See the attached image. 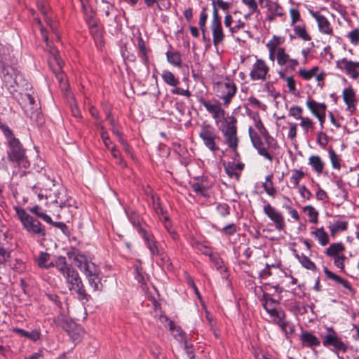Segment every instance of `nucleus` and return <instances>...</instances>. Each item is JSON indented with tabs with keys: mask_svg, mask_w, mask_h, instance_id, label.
<instances>
[{
	"mask_svg": "<svg viewBox=\"0 0 359 359\" xmlns=\"http://www.w3.org/2000/svg\"><path fill=\"white\" fill-rule=\"evenodd\" d=\"M30 187L37 194L39 201H46V205L55 204L60 209L71 205L67 189L59 184L56 185L53 180L46 179L41 187L36 185Z\"/></svg>",
	"mask_w": 359,
	"mask_h": 359,
	"instance_id": "f257e3e1",
	"label": "nucleus"
},
{
	"mask_svg": "<svg viewBox=\"0 0 359 359\" xmlns=\"http://www.w3.org/2000/svg\"><path fill=\"white\" fill-rule=\"evenodd\" d=\"M60 260L56 264L57 270L65 278L68 289L74 291L80 301L88 302L90 299V295L86 292L79 272L67 262L66 258Z\"/></svg>",
	"mask_w": 359,
	"mask_h": 359,
	"instance_id": "f03ea898",
	"label": "nucleus"
},
{
	"mask_svg": "<svg viewBox=\"0 0 359 359\" xmlns=\"http://www.w3.org/2000/svg\"><path fill=\"white\" fill-rule=\"evenodd\" d=\"M6 140L7 160L19 168L28 169L31 163L27 156L26 149L20 140L15 136L14 133Z\"/></svg>",
	"mask_w": 359,
	"mask_h": 359,
	"instance_id": "7ed1b4c3",
	"label": "nucleus"
},
{
	"mask_svg": "<svg viewBox=\"0 0 359 359\" xmlns=\"http://www.w3.org/2000/svg\"><path fill=\"white\" fill-rule=\"evenodd\" d=\"M14 209L23 229L32 236H36L41 238L42 240H45L46 230L41 222L36 218L29 215L25 210L22 208L15 207Z\"/></svg>",
	"mask_w": 359,
	"mask_h": 359,
	"instance_id": "20e7f679",
	"label": "nucleus"
},
{
	"mask_svg": "<svg viewBox=\"0 0 359 359\" xmlns=\"http://www.w3.org/2000/svg\"><path fill=\"white\" fill-rule=\"evenodd\" d=\"M138 233L144 240L151 257H158L163 262H166L169 260L164 249L156 240L154 234L150 231L149 227L147 224H138Z\"/></svg>",
	"mask_w": 359,
	"mask_h": 359,
	"instance_id": "39448f33",
	"label": "nucleus"
},
{
	"mask_svg": "<svg viewBox=\"0 0 359 359\" xmlns=\"http://www.w3.org/2000/svg\"><path fill=\"white\" fill-rule=\"evenodd\" d=\"M198 136L209 151L215 153L220 150L219 144L222 142V137L210 123H204L201 126Z\"/></svg>",
	"mask_w": 359,
	"mask_h": 359,
	"instance_id": "423d86ee",
	"label": "nucleus"
},
{
	"mask_svg": "<svg viewBox=\"0 0 359 359\" xmlns=\"http://www.w3.org/2000/svg\"><path fill=\"white\" fill-rule=\"evenodd\" d=\"M323 346L335 353H346L348 345L345 343L338 332L332 327H326L325 332L320 334Z\"/></svg>",
	"mask_w": 359,
	"mask_h": 359,
	"instance_id": "0eeeda50",
	"label": "nucleus"
},
{
	"mask_svg": "<svg viewBox=\"0 0 359 359\" xmlns=\"http://www.w3.org/2000/svg\"><path fill=\"white\" fill-rule=\"evenodd\" d=\"M214 90L217 96L224 101V104L229 106L236 93L237 87L233 81L226 79V81L216 83Z\"/></svg>",
	"mask_w": 359,
	"mask_h": 359,
	"instance_id": "6e6552de",
	"label": "nucleus"
},
{
	"mask_svg": "<svg viewBox=\"0 0 359 359\" xmlns=\"http://www.w3.org/2000/svg\"><path fill=\"white\" fill-rule=\"evenodd\" d=\"M198 102L202 104L205 110L211 115L215 120L216 125L224 118L225 110L222 108V103L217 99L206 100L203 96L198 97Z\"/></svg>",
	"mask_w": 359,
	"mask_h": 359,
	"instance_id": "1a4fd4ad",
	"label": "nucleus"
},
{
	"mask_svg": "<svg viewBox=\"0 0 359 359\" xmlns=\"http://www.w3.org/2000/svg\"><path fill=\"white\" fill-rule=\"evenodd\" d=\"M210 30L212 34V43L215 48L217 49L220 44H222L225 40V34L223 30L221 17L217 8H214L212 11V18L211 20Z\"/></svg>",
	"mask_w": 359,
	"mask_h": 359,
	"instance_id": "9d476101",
	"label": "nucleus"
},
{
	"mask_svg": "<svg viewBox=\"0 0 359 359\" xmlns=\"http://www.w3.org/2000/svg\"><path fill=\"white\" fill-rule=\"evenodd\" d=\"M336 67L353 80L359 78V61L342 57L336 61Z\"/></svg>",
	"mask_w": 359,
	"mask_h": 359,
	"instance_id": "9b49d317",
	"label": "nucleus"
},
{
	"mask_svg": "<svg viewBox=\"0 0 359 359\" xmlns=\"http://www.w3.org/2000/svg\"><path fill=\"white\" fill-rule=\"evenodd\" d=\"M81 271L85 274L88 284L93 287V291L102 290L103 285L99 277L100 270L93 262L88 264Z\"/></svg>",
	"mask_w": 359,
	"mask_h": 359,
	"instance_id": "f8f14e48",
	"label": "nucleus"
},
{
	"mask_svg": "<svg viewBox=\"0 0 359 359\" xmlns=\"http://www.w3.org/2000/svg\"><path fill=\"white\" fill-rule=\"evenodd\" d=\"M264 213L273 223L276 230L284 231L286 227L285 218L282 212L267 203L263 207Z\"/></svg>",
	"mask_w": 359,
	"mask_h": 359,
	"instance_id": "ddd939ff",
	"label": "nucleus"
},
{
	"mask_svg": "<svg viewBox=\"0 0 359 359\" xmlns=\"http://www.w3.org/2000/svg\"><path fill=\"white\" fill-rule=\"evenodd\" d=\"M269 70V67L264 60L257 59L252 65L250 77L252 81H265Z\"/></svg>",
	"mask_w": 359,
	"mask_h": 359,
	"instance_id": "4468645a",
	"label": "nucleus"
},
{
	"mask_svg": "<svg viewBox=\"0 0 359 359\" xmlns=\"http://www.w3.org/2000/svg\"><path fill=\"white\" fill-rule=\"evenodd\" d=\"M133 36L137 39V43H135V46L137 48V55L143 65L148 68L149 65V53L151 52V49L146 46L145 41L139 29L135 33H133Z\"/></svg>",
	"mask_w": 359,
	"mask_h": 359,
	"instance_id": "2eb2a0df",
	"label": "nucleus"
},
{
	"mask_svg": "<svg viewBox=\"0 0 359 359\" xmlns=\"http://www.w3.org/2000/svg\"><path fill=\"white\" fill-rule=\"evenodd\" d=\"M248 133L252 144L253 147L257 149L258 154L260 156H264L267 160L272 161L273 156L268 152L259 135L255 130H254L252 127L249 128Z\"/></svg>",
	"mask_w": 359,
	"mask_h": 359,
	"instance_id": "dca6fc26",
	"label": "nucleus"
},
{
	"mask_svg": "<svg viewBox=\"0 0 359 359\" xmlns=\"http://www.w3.org/2000/svg\"><path fill=\"white\" fill-rule=\"evenodd\" d=\"M1 76L7 86L13 88L12 83H15L17 86L20 85L22 81V75L15 69L7 66L4 67L1 70Z\"/></svg>",
	"mask_w": 359,
	"mask_h": 359,
	"instance_id": "f3484780",
	"label": "nucleus"
},
{
	"mask_svg": "<svg viewBox=\"0 0 359 359\" xmlns=\"http://www.w3.org/2000/svg\"><path fill=\"white\" fill-rule=\"evenodd\" d=\"M277 64L284 67L285 72H293L299 65V61L297 59L292 58L290 55L286 53L285 48L281 47L278 53V58Z\"/></svg>",
	"mask_w": 359,
	"mask_h": 359,
	"instance_id": "a211bd4d",
	"label": "nucleus"
},
{
	"mask_svg": "<svg viewBox=\"0 0 359 359\" xmlns=\"http://www.w3.org/2000/svg\"><path fill=\"white\" fill-rule=\"evenodd\" d=\"M311 16L316 20L319 32L323 34L332 35L333 27L329 20L320 12L310 11Z\"/></svg>",
	"mask_w": 359,
	"mask_h": 359,
	"instance_id": "6ab92c4d",
	"label": "nucleus"
},
{
	"mask_svg": "<svg viewBox=\"0 0 359 359\" xmlns=\"http://www.w3.org/2000/svg\"><path fill=\"white\" fill-rule=\"evenodd\" d=\"M64 65L63 61L61 60L57 51L52 53V56L49 60V66L55 74L57 80L62 83L65 80V74L62 71Z\"/></svg>",
	"mask_w": 359,
	"mask_h": 359,
	"instance_id": "aec40b11",
	"label": "nucleus"
},
{
	"mask_svg": "<svg viewBox=\"0 0 359 359\" xmlns=\"http://www.w3.org/2000/svg\"><path fill=\"white\" fill-rule=\"evenodd\" d=\"M342 97L346 105V111L351 114H354L356 111L358 100L354 89L351 87L346 88L342 91Z\"/></svg>",
	"mask_w": 359,
	"mask_h": 359,
	"instance_id": "412c9836",
	"label": "nucleus"
},
{
	"mask_svg": "<svg viewBox=\"0 0 359 359\" xmlns=\"http://www.w3.org/2000/svg\"><path fill=\"white\" fill-rule=\"evenodd\" d=\"M284 42V39L278 36H273L272 39L266 44L269 50V58L271 61L278 62V53L280 50L281 44Z\"/></svg>",
	"mask_w": 359,
	"mask_h": 359,
	"instance_id": "4be33fe9",
	"label": "nucleus"
},
{
	"mask_svg": "<svg viewBox=\"0 0 359 359\" xmlns=\"http://www.w3.org/2000/svg\"><path fill=\"white\" fill-rule=\"evenodd\" d=\"M12 245L6 233H0V262L6 264L11 259Z\"/></svg>",
	"mask_w": 359,
	"mask_h": 359,
	"instance_id": "5701e85b",
	"label": "nucleus"
},
{
	"mask_svg": "<svg viewBox=\"0 0 359 359\" xmlns=\"http://www.w3.org/2000/svg\"><path fill=\"white\" fill-rule=\"evenodd\" d=\"M67 255L69 259H72L74 262L75 265L80 271L92 262L87 256L82 254L76 248H72L67 252Z\"/></svg>",
	"mask_w": 359,
	"mask_h": 359,
	"instance_id": "b1692460",
	"label": "nucleus"
},
{
	"mask_svg": "<svg viewBox=\"0 0 359 359\" xmlns=\"http://www.w3.org/2000/svg\"><path fill=\"white\" fill-rule=\"evenodd\" d=\"M90 35L96 43H102V33L98 27V21L93 15L88 16L86 19Z\"/></svg>",
	"mask_w": 359,
	"mask_h": 359,
	"instance_id": "393cba45",
	"label": "nucleus"
},
{
	"mask_svg": "<svg viewBox=\"0 0 359 359\" xmlns=\"http://www.w3.org/2000/svg\"><path fill=\"white\" fill-rule=\"evenodd\" d=\"M65 259V257H57L55 262L50 261V255L46 252H40L39 257L36 259L37 266L43 269H48L52 267L57 269V264L60 259Z\"/></svg>",
	"mask_w": 359,
	"mask_h": 359,
	"instance_id": "a878e982",
	"label": "nucleus"
},
{
	"mask_svg": "<svg viewBox=\"0 0 359 359\" xmlns=\"http://www.w3.org/2000/svg\"><path fill=\"white\" fill-rule=\"evenodd\" d=\"M324 273L326 277L329 279L334 282L335 283L341 285L343 288L346 289L348 292L351 293L354 292V289L352 287L351 283L341 276L334 273V272L330 271L327 267H324L323 269Z\"/></svg>",
	"mask_w": 359,
	"mask_h": 359,
	"instance_id": "bb28decb",
	"label": "nucleus"
},
{
	"mask_svg": "<svg viewBox=\"0 0 359 359\" xmlns=\"http://www.w3.org/2000/svg\"><path fill=\"white\" fill-rule=\"evenodd\" d=\"M221 120V123L218 124V128L222 133V135L229 133L234 131V128L238 129L237 127V118L233 116H224V118Z\"/></svg>",
	"mask_w": 359,
	"mask_h": 359,
	"instance_id": "cd10ccee",
	"label": "nucleus"
},
{
	"mask_svg": "<svg viewBox=\"0 0 359 359\" xmlns=\"http://www.w3.org/2000/svg\"><path fill=\"white\" fill-rule=\"evenodd\" d=\"M299 337L303 346L313 349L316 346H319L320 344V339L310 332H302Z\"/></svg>",
	"mask_w": 359,
	"mask_h": 359,
	"instance_id": "c85d7f7f",
	"label": "nucleus"
},
{
	"mask_svg": "<svg viewBox=\"0 0 359 359\" xmlns=\"http://www.w3.org/2000/svg\"><path fill=\"white\" fill-rule=\"evenodd\" d=\"M224 142L228 147L231 149L236 156H239L238 152V147L239 143V137L238 136V129L234 128V131L223 135Z\"/></svg>",
	"mask_w": 359,
	"mask_h": 359,
	"instance_id": "c756f323",
	"label": "nucleus"
},
{
	"mask_svg": "<svg viewBox=\"0 0 359 359\" xmlns=\"http://www.w3.org/2000/svg\"><path fill=\"white\" fill-rule=\"evenodd\" d=\"M306 105L315 117L319 114L326 113L327 105L325 103H320L309 98L306 102Z\"/></svg>",
	"mask_w": 359,
	"mask_h": 359,
	"instance_id": "7c9ffc66",
	"label": "nucleus"
},
{
	"mask_svg": "<svg viewBox=\"0 0 359 359\" xmlns=\"http://www.w3.org/2000/svg\"><path fill=\"white\" fill-rule=\"evenodd\" d=\"M346 246L342 242L333 243L325 250L324 253L327 257L333 258L335 256L339 255L341 253L344 252Z\"/></svg>",
	"mask_w": 359,
	"mask_h": 359,
	"instance_id": "2f4dec72",
	"label": "nucleus"
},
{
	"mask_svg": "<svg viewBox=\"0 0 359 359\" xmlns=\"http://www.w3.org/2000/svg\"><path fill=\"white\" fill-rule=\"evenodd\" d=\"M293 252L295 258L299 262L304 268L312 271H316V265L307 256L304 254L299 255L296 250H294Z\"/></svg>",
	"mask_w": 359,
	"mask_h": 359,
	"instance_id": "473e14b6",
	"label": "nucleus"
},
{
	"mask_svg": "<svg viewBox=\"0 0 359 359\" xmlns=\"http://www.w3.org/2000/svg\"><path fill=\"white\" fill-rule=\"evenodd\" d=\"M311 234L317 239L319 244L322 246H325L330 243L329 235L323 227L316 229L315 231H311Z\"/></svg>",
	"mask_w": 359,
	"mask_h": 359,
	"instance_id": "72a5a7b5",
	"label": "nucleus"
},
{
	"mask_svg": "<svg viewBox=\"0 0 359 359\" xmlns=\"http://www.w3.org/2000/svg\"><path fill=\"white\" fill-rule=\"evenodd\" d=\"M276 325L279 326L282 332H284L286 339H289L294 332V325L292 323L286 320V318H283L278 322Z\"/></svg>",
	"mask_w": 359,
	"mask_h": 359,
	"instance_id": "f704fd0d",
	"label": "nucleus"
},
{
	"mask_svg": "<svg viewBox=\"0 0 359 359\" xmlns=\"http://www.w3.org/2000/svg\"><path fill=\"white\" fill-rule=\"evenodd\" d=\"M168 62L174 67H182V57L179 51L168 50L165 53Z\"/></svg>",
	"mask_w": 359,
	"mask_h": 359,
	"instance_id": "c9c22d12",
	"label": "nucleus"
},
{
	"mask_svg": "<svg viewBox=\"0 0 359 359\" xmlns=\"http://www.w3.org/2000/svg\"><path fill=\"white\" fill-rule=\"evenodd\" d=\"M328 229L332 237H335L339 231H346L348 229V222L346 221H337L335 223L330 224Z\"/></svg>",
	"mask_w": 359,
	"mask_h": 359,
	"instance_id": "e433bc0d",
	"label": "nucleus"
},
{
	"mask_svg": "<svg viewBox=\"0 0 359 359\" xmlns=\"http://www.w3.org/2000/svg\"><path fill=\"white\" fill-rule=\"evenodd\" d=\"M309 163L316 173L321 174L323 172L325 163L319 156H311L309 158Z\"/></svg>",
	"mask_w": 359,
	"mask_h": 359,
	"instance_id": "4c0bfd02",
	"label": "nucleus"
},
{
	"mask_svg": "<svg viewBox=\"0 0 359 359\" xmlns=\"http://www.w3.org/2000/svg\"><path fill=\"white\" fill-rule=\"evenodd\" d=\"M163 81L168 86L177 87L180 84V80L172 72L169 70H163L161 74Z\"/></svg>",
	"mask_w": 359,
	"mask_h": 359,
	"instance_id": "58836bf2",
	"label": "nucleus"
},
{
	"mask_svg": "<svg viewBox=\"0 0 359 359\" xmlns=\"http://www.w3.org/2000/svg\"><path fill=\"white\" fill-rule=\"evenodd\" d=\"M266 312L273 318V323L276 325L283 318H286V313L280 306L273 308Z\"/></svg>",
	"mask_w": 359,
	"mask_h": 359,
	"instance_id": "ea45409f",
	"label": "nucleus"
},
{
	"mask_svg": "<svg viewBox=\"0 0 359 359\" xmlns=\"http://www.w3.org/2000/svg\"><path fill=\"white\" fill-rule=\"evenodd\" d=\"M272 179L273 175H267L265 177V182L262 184V187L264 188L267 195L274 198L276 194V189L274 187Z\"/></svg>",
	"mask_w": 359,
	"mask_h": 359,
	"instance_id": "a19ab883",
	"label": "nucleus"
},
{
	"mask_svg": "<svg viewBox=\"0 0 359 359\" xmlns=\"http://www.w3.org/2000/svg\"><path fill=\"white\" fill-rule=\"evenodd\" d=\"M264 7L266 8L270 13L277 17H282L285 15L283 8L278 2L271 1L270 4L264 5Z\"/></svg>",
	"mask_w": 359,
	"mask_h": 359,
	"instance_id": "79ce46f5",
	"label": "nucleus"
},
{
	"mask_svg": "<svg viewBox=\"0 0 359 359\" xmlns=\"http://www.w3.org/2000/svg\"><path fill=\"white\" fill-rule=\"evenodd\" d=\"M305 175V173L301 170L294 169L292 170L290 182L293 185L294 188H297L299 186L300 180L303 179Z\"/></svg>",
	"mask_w": 359,
	"mask_h": 359,
	"instance_id": "37998d69",
	"label": "nucleus"
},
{
	"mask_svg": "<svg viewBox=\"0 0 359 359\" xmlns=\"http://www.w3.org/2000/svg\"><path fill=\"white\" fill-rule=\"evenodd\" d=\"M191 245L197 252H200L208 257H210V254L213 252H212L211 249L209 247L203 245L202 243L197 241H193L191 243Z\"/></svg>",
	"mask_w": 359,
	"mask_h": 359,
	"instance_id": "c03bdc74",
	"label": "nucleus"
},
{
	"mask_svg": "<svg viewBox=\"0 0 359 359\" xmlns=\"http://www.w3.org/2000/svg\"><path fill=\"white\" fill-rule=\"evenodd\" d=\"M299 126L302 127L305 133L312 132L314 130V122L308 116H304L300 119Z\"/></svg>",
	"mask_w": 359,
	"mask_h": 359,
	"instance_id": "a18cd8bd",
	"label": "nucleus"
},
{
	"mask_svg": "<svg viewBox=\"0 0 359 359\" xmlns=\"http://www.w3.org/2000/svg\"><path fill=\"white\" fill-rule=\"evenodd\" d=\"M318 69L319 67L318 66L313 67L310 70H306V69L302 68L299 70V75L304 80L309 81L317 74Z\"/></svg>",
	"mask_w": 359,
	"mask_h": 359,
	"instance_id": "49530a36",
	"label": "nucleus"
},
{
	"mask_svg": "<svg viewBox=\"0 0 359 359\" xmlns=\"http://www.w3.org/2000/svg\"><path fill=\"white\" fill-rule=\"evenodd\" d=\"M170 330L172 331V335L177 340H185V333L182 330L180 327L176 326L174 322L169 323Z\"/></svg>",
	"mask_w": 359,
	"mask_h": 359,
	"instance_id": "de8ad7c7",
	"label": "nucleus"
},
{
	"mask_svg": "<svg viewBox=\"0 0 359 359\" xmlns=\"http://www.w3.org/2000/svg\"><path fill=\"white\" fill-rule=\"evenodd\" d=\"M304 212L307 213L309 222L313 224L318 222V212L312 205H306L304 208Z\"/></svg>",
	"mask_w": 359,
	"mask_h": 359,
	"instance_id": "09e8293b",
	"label": "nucleus"
},
{
	"mask_svg": "<svg viewBox=\"0 0 359 359\" xmlns=\"http://www.w3.org/2000/svg\"><path fill=\"white\" fill-rule=\"evenodd\" d=\"M294 34L300 39L304 41H311V37L308 34L304 26H294Z\"/></svg>",
	"mask_w": 359,
	"mask_h": 359,
	"instance_id": "8fccbe9b",
	"label": "nucleus"
},
{
	"mask_svg": "<svg viewBox=\"0 0 359 359\" xmlns=\"http://www.w3.org/2000/svg\"><path fill=\"white\" fill-rule=\"evenodd\" d=\"M328 153L332 168L334 169L339 170L341 168V159L339 156L332 148L329 149Z\"/></svg>",
	"mask_w": 359,
	"mask_h": 359,
	"instance_id": "3c124183",
	"label": "nucleus"
},
{
	"mask_svg": "<svg viewBox=\"0 0 359 359\" xmlns=\"http://www.w3.org/2000/svg\"><path fill=\"white\" fill-rule=\"evenodd\" d=\"M334 262V265L340 269L341 271H344L345 270V261L346 259V257L344 252L341 253L339 255L335 256L332 258Z\"/></svg>",
	"mask_w": 359,
	"mask_h": 359,
	"instance_id": "603ef678",
	"label": "nucleus"
},
{
	"mask_svg": "<svg viewBox=\"0 0 359 359\" xmlns=\"http://www.w3.org/2000/svg\"><path fill=\"white\" fill-rule=\"evenodd\" d=\"M97 127L100 129V136L105 147L107 149H110V146L112 144V142L109 138V134L106 128L100 123L97 124Z\"/></svg>",
	"mask_w": 359,
	"mask_h": 359,
	"instance_id": "864d4df0",
	"label": "nucleus"
},
{
	"mask_svg": "<svg viewBox=\"0 0 359 359\" xmlns=\"http://www.w3.org/2000/svg\"><path fill=\"white\" fill-rule=\"evenodd\" d=\"M29 211L39 217L41 218L44 222H51V217L44 213L42 210V208L39 205H34L33 208H29Z\"/></svg>",
	"mask_w": 359,
	"mask_h": 359,
	"instance_id": "5fc2aeb1",
	"label": "nucleus"
},
{
	"mask_svg": "<svg viewBox=\"0 0 359 359\" xmlns=\"http://www.w3.org/2000/svg\"><path fill=\"white\" fill-rule=\"evenodd\" d=\"M241 2L248 7L250 14L259 13L258 4L256 0H241Z\"/></svg>",
	"mask_w": 359,
	"mask_h": 359,
	"instance_id": "6e6d98bb",
	"label": "nucleus"
},
{
	"mask_svg": "<svg viewBox=\"0 0 359 359\" xmlns=\"http://www.w3.org/2000/svg\"><path fill=\"white\" fill-rule=\"evenodd\" d=\"M303 109L297 105L292 106L289 109V116H292L297 120H300L302 116Z\"/></svg>",
	"mask_w": 359,
	"mask_h": 359,
	"instance_id": "4d7b16f0",
	"label": "nucleus"
},
{
	"mask_svg": "<svg viewBox=\"0 0 359 359\" xmlns=\"http://www.w3.org/2000/svg\"><path fill=\"white\" fill-rule=\"evenodd\" d=\"M347 37L349 39L351 43L354 46L359 45V29L355 28L347 34Z\"/></svg>",
	"mask_w": 359,
	"mask_h": 359,
	"instance_id": "13d9d810",
	"label": "nucleus"
},
{
	"mask_svg": "<svg viewBox=\"0 0 359 359\" xmlns=\"http://www.w3.org/2000/svg\"><path fill=\"white\" fill-rule=\"evenodd\" d=\"M209 258L210 260L214 263L217 270H220L222 269L224 262L217 253L212 252V254H210Z\"/></svg>",
	"mask_w": 359,
	"mask_h": 359,
	"instance_id": "bf43d9fd",
	"label": "nucleus"
},
{
	"mask_svg": "<svg viewBox=\"0 0 359 359\" xmlns=\"http://www.w3.org/2000/svg\"><path fill=\"white\" fill-rule=\"evenodd\" d=\"M191 188L193 191L198 195L206 197L208 196L207 189L201 183H194L192 184Z\"/></svg>",
	"mask_w": 359,
	"mask_h": 359,
	"instance_id": "052dcab7",
	"label": "nucleus"
},
{
	"mask_svg": "<svg viewBox=\"0 0 359 359\" xmlns=\"http://www.w3.org/2000/svg\"><path fill=\"white\" fill-rule=\"evenodd\" d=\"M317 142L323 147H325L328 143V137L322 130L317 133Z\"/></svg>",
	"mask_w": 359,
	"mask_h": 359,
	"instance_id": "680f3d73",
	"label": "nucleus"
},
{
	"mask_svg": "<svg viewBox=\"0 0 359 359\" xmlns=\"http://www.w3.org/2000/svg\"><path fill=\"white\" fill-rule=\"evenodd\" d=\"M264 137V140L266 143L268 145V147L272 148V149H276L278 147L277 142L276 140L269 135L268 131H266L263 134Z\"/></svg>",
	"mask_w": 359,
	"mask_h": 359,
	"instance_id": "e2e57ef3",
	"label": "nucleus"
},
{
	"mask_svg": "<svg viewBox=\"0 0 359 359\" xmlns=\"http://www.w3.org/2000/svg\"><path fill=\"white\" fill-rule=\"evenodd\" d=\"M212 6L213 8H217L218 10V8L222 9L224 11H226L230 8V3L224 1L223 0H212Z\"/></svg>",
	"mask_w": 359,
	"mask_h": 359,
	"instance_id": "0e129e2a",
	"label": "nucleus"
},
{
	"mask_svg": "<svg viewBox=\"0 0 359 359\" xmlns=\"http://www.w3.org/2000/svg\"><path fill=\"white\" fill-rule=\"evenodd\" d=\"M217 211L219 215L223 217H225L230 214L229 206L226 203L219 204L217 206Z\"/></svg>",
	"mask_w": 359,
	"mask_h": 359,
	"instance_id": "69168bd1",
	"label": "nucleus"
},
{
	"mask_svg": "<svg viewBox=\"0 0 359 359\" xmlns=\"http://www.w3.org/2000/svg\"><path fill=\"white\" fill-rule=\"evenodd\" d=\"M290 128L287 133V137L291 140H293L297 137V125L295 123H289Z\"/></svg>",
	"mask_w": 359,
	"mask_h": 359,
	"instance_id": "338daca9",
	"label": "nucleus"
},
{
	"mask_svg": "<svg viewBox=\"0 0 359 359\" xmlns=\"http://www.w3.org/2000/svg\"><path fill=\"white\" fill-rule=\"evenodd\" d=\"M41 332L40 329H34L31 332H29L28 338L31 341L36 342L41 339Z\"/></svg>",
	"mask_w": 359,
	"mask_h": 359,
	"instance_id": "774afa93",
	"label": "nucleus"
}]
</instances>
